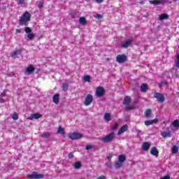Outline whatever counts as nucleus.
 <instances>
[{"label":"nucleus","instance_id":"39","mask_svg":"<svg viewBox=\"0 0 179 179\" xmlns=\"http://www.w3.org/2000/svg\"><path fill=\"white\" fill-rule=\"evenodd\" d=\"M96 19H103V15H101V14H96Z\"/></svg>","mask_w":179,"mask_h":179},{"label":"nucleus","instance_id":"52","mask_svg":"<svg viewBox=\"0 0 179 179\" xmlns=\"http://www.w3.org/2000/svg\"><path fill=\"white\" fill-rule=\"evenodd\" d=\"M174 1H177V0H174Z\"/></svg>","mask_w":179,"mask_h":179},{"label":"nucleus","instance_id":"47","mask_svg":"<svg viewBox=\"0 0 179 179\" xmlns=\"http://www.w3.org/2000/svg\"><path fill=\"white\" fill-rule=\"evenodd\" d=\"M4 101L3 99L0 98V103H4Z\"/></svg>","mask_w":179,"mask_h":179},{"label":"nucleus","instance_id":"7","mask_svg":"<svg viewBox=\"0 0 179 179\" xmlns=\"http://www.w3.org/2000/svg\"><path fill=\"white\" fill-rule=\"evenodd\" d=\"M93 102V96L90 94H88L84 100V106H90Z\"/></svg>","mask_w":179,"mask_h":179},{"label":"nucleus","instance_id":"51","mask_svg":"<svg viewBox=\"0 0 179 179\" xmlns=\"http://www.w3.org/2000/svg\"><path fill=\"white\" fill-rule=\"evenodd\" d=\"M155 99H157V93L155 94Z\"/></svg>","mask_w":179,"mask_h":179},{"label":"nucleus","instance_id":"9","mask_svg":"<svg viewBox=\"0 0 179 179\" xmlns=\"http://www.w3.org/2000/svg\"><path fill=\"white\" fill-rule=\"evenodd\" d=\"M127 59V56L125 55H119L117 56L116 61L120 64H122Z\"/></svg>","mask_w":179,"mask_h":179},{"label":"nucleus","instance_id":"15","mask_svg":"<svg viewBox=\"0 0 179 179\" xmlns=\"http://www.w3.org/2000/svg\"><path fill=\"white\" fill-rule=\"evenodd\" d=\"M159 20H167L169 19H170V15H169L168 14L164 13V14H161L160 15H159Z\"/></svg>","mask_w":179,"mask_h":179},{"label":"nucleus","instance_id":"4","mask_svg":"<svg viewBox=\"0 0 179 179\" xmlns=\"http://www.w3.org/2000/svg\"><path fill=\"white\" fill-rule=\"evenodd\" d=\"M131 103V97L129 96H126L123 101V104L124 106H127L126 108L127 110H134L135 108L134 106H129L128 104H129Z\"/></svg>","mask_w":179,"mask_h":179},{"label":"nucleus","instance_id":"10","mask_svg":"<svg viewBox=\"0 0 179 179\" xmlns=\"http://www.w3.org/2000/svg\"><path fill=\"white\" fill-rule=\"evenodd\" d=\"M20 55H22V50H15L11 53V57L14 59H15V58H19V57H20Z\"/></svg>","mask_w":179,"mask_h":179},{"label":"nucleus","instance_id":"37","mask_svg":"<svg viewBox=\"0 0 179 179\" xmlns=\"http://www.w3.org/2000/svg\"><path fill=\"white\" fill-rule=\"evenodd\" d=\"M63 90H64V91L68 90V84L67 83L63 84Z\"/></svg>","mask_w":179,"mask_h":179},{"label":"nucleus","instance_id":"20","mask_svg":"<svg viewBox=\"0 0 179 179\" xmlns=\"http://www.w3.org/2000/svg\"><path fill=\"white\" fill-rule=\"evenodd\" d=\"M103 118L106 122H108V121H111V114L106 113H105Z\"/></svg>","mask_w":179,"mask_h":179},{"label":"nucleus","instance_id":"19","mask_svg":"<svg viewBox=\"0 0 179 179\" xmlns=\"http://www.w3.org/2000/svg\"><path fill=\"white\" fill-rule=\"evenodd\" d=\"M53 103L58 104L59 103V94H56L53 96Z\"/></svg>","mask_w":179,"mask_h":179},{"label":"nucleus","instance_id":"45","mask_svg":"<svg viewBox=\"0 0 179 179\" xmlns=\"http://www.w3.org/2000/svg\"><path fill=\"white\" fill-rule=\"evenodd\" d=\"M43 3H40L38 5V7L39 8V9H41L43 8Z\"/></svg>","mask_w":179,"mask_h":179},{"label":"nucleus","instance_id":"12","mask_svg":"<svg viewBox=\"0 0 179 179\" xmlns=\"http://www.w3.org/2000/svg\"><path fill=\"white\" fill-rule=\"evenodd\" d=\"M126 131H128V125L124 124L117 131V135H122V134H124Z\"/></svg>","mask_w":179,"mask_h":179},{"label":"nucleus","instance_id":"28","mask_svg":"<svg viewBox=\"0 0 179 179\" xmlns=\"http://www.w3.org/2000/svg\"><path fill=\"white\" fill-rule=\"evenodd\" d=\"M172 125L175 127V128H179V120H176L174 122H172Z\"/></svg>","mask_w":179,"mask_h":179},{"label":"nucleus","instance_id":"48","mask_svg":"<svg viewBox=\"0 0 179 179\" xmlns=\"http://www.w3.org/2000/svg\"><path fill=\"white\" fill-rule=\"evenodd\" d=\"M163 85H166V83H161V84L159 85V87H162V86H163Z\"/></svg>","mask_w":179,"mask_h":179},{"label":"nucleus","instance_id":"40","mask_svg":"<svg viewBox=\"0 0 179 179\" xmlns=\"http://www.w3.org/2000/svg\"><path fill=\"white\" fill-rule=\"evenodd\" d=\"M69 159H73V154L72 152L69 154Z\"/></svg>","mask_w":179,"mask_h":179},{"label":"nucleus","instance_id":"30","mask_svg":"<svg viewBox=\"0 0 179 179\" xmlns=\"http://www.w3.org/2000/svg\"><path fill=\"white\" fill-rule=\"evenodd\" d=\"M167 3V0H157V5H164Z\"/></svg>","mask_w":179,"mask_h":179},{"label":"nucleus","instance_id":"11","mask_svg":"<svg viewBox=\"0 0 179 179\" xmlns=\"http://www.w3.org/2000/svg\"><path fill=\"white\" fill-rule=\"evenodd\" d=\"M157 101L159 103H164L166 101V98L163 94L157 93Z\"/></svg>","mask_w":179,"mask_h":179},{"label":"nucleus","instance_id":"35","mask_svg":"<svg viewBox=\"0 0 179 179\" xmlns=\"http://www.w3.org/2000/svg\"><path fill=\"white\" fill-rule=\"evenodd\" d=\"M117 128H118V123H115L112 127H111V130L114 131L115 129H117Z\"/></svg>","mask_w":179,"mask_h":179},{"label":"nucleus","instance_id":"36","mask_svg":"<svg viewBox=\"0 0 179 179\" xmlns=\"http://www.w3.org/2000/svg\"><path fill=\"white\" fill-rule=\"evenodd\" d=\"M150 3H151V5H157V0H151L150 1Z\"/></svg>","mask_w":179,"mask_h":179},{"label":"nucleus","instance_id":"3","mask_svg":"<svg viewBox=\"0 0 179 179\" xmlns=\"http://www.w3.org/2000/svg\"><path fill=\"white\" fill-rule=\"evenodd\" d=\"M127 160L125 155H122L118 157V160L115 164V169H120L122 167V164H124V162Z\"/></svg>","mask_w":179,"mask_h":179},{"label":"nucleus","instance_id":"32","mask_svg":"<svg viewBox=\"0 0 179 179\" xmlns=\"http://www.w3.org/2000/svg\"><path fill=\"white\" fill-rule=\"evenodd\" d=\"M24 31L27 34H30L31 33V29L30 27H26Z\"/></svg>","mask_w":179,"mask_h":179},{"label":"nucleus","instance_id":"1","mask_svg":"<svg viewBox=\"0 0 179 179\" xmlns=\"http://www.w3.org/2000/svg\"><path fill=\"white\" fill-rule=\"evenodd\" d=\"M30 19H31V15L29 12L26 11L22 14L20 19V26H27V23L30 22Z\"/></svg>","mask_w":179,"mask_h":179},{"label":"nucleus","instance_id":"18","mask_svg":"<svg viewBox=\"0 0 179 179\" xmlns=\"http://www.w3.org/2000/svg\"><path fill=\"white\" fill-rule=\"evenodd\" d=\"M33 72H34V67H33V66H29L26 69V73L27 75H31V73H33Z\"/></svg>","mask_w":179,"mask_h":179},{"label":"nucleus","instance_id":"13","mask_svg":"<svg viewBox=\"0 0 179 179\" xmlns=\"http://www.w3.org/2000/svg\"><path fill=\"white\" fill-rule=\"evenodd\" d=\"M38 120V118H41V114L35 113L32 114L30 117H27V120L31 121L32 120Z\"/></svg>","mask_w":179,"mask_h":179},{"label":"nucleus","instance_id":"50","mask_svg":"<svg viewBox=\"0 0 179 179\" xmlns=\"http://www.w3.org/2000/svg\"><path fill=\"white\" fill-rule=\"evenodd\" d=\"M5 94H6L5 92H2V93H1L2 97H5Z\"/></svg>","mask_w":179,"mask_h":179},{"label":"nucleus","instance_id":"25","mask_svg":"<svg viewBox=\"0 0 179 179\" xmlns=\"http://www.w3.org/2000/svg\"><path fill=\"white\" fill-rule=\"evenodd\" d=\"M172 153L174 155L178 153V146L177 145H173L172 148Z\"/></svg>","mask_w":179,"mask_h":179},{"label":"nucleus","instance_id":"24","mask_svg":"<svg viewBox=\"0 0 179 179\" xmlns=\"http://www.w3.org/2000/svg\"><path fill=\"white\" fill-rule=\"evenodd\" d=\"M141 92H145L146 90H148V84H142L141 86Z\"/></svg>","mask_w":179,"mask_h":179},{"label":"nucleus","instance_id":"2","mask_svg":"<svg viewBox=\"0 0 179 179\" xmlns=\"http://www.w3.org/2000/svg\"><path fill=\"white\" fill-rule=\"evenodd\" d=\"M114 138H115V134H114V132H112L106 135L105 137L101 138V141L104 143H108L110 142H113V141H114Z\"/></svg>","mask_w":179,"mask_h":179},{"label":"nucleus","instance_id":"44","mask_svg":"<svg viewBox=\"0 0 179 179\" xmlns=\"http://www.w3.org/2000/svg\"><path fill=\"white\" fill-rule=\"evenodd\" d=\"M96 179H106V177L104 176H99L98 178Z\"/></svg>","mask_w":179,"mask_h":179},{"label":"nucleus","instance_id":"49","mask_svg":"<svg viewBox=\"0 0 179 179\" xmlns=\"http://www.w3.org/2000/svg\"><path fill=\"white\" fill-rule=\"evenodd\" d=\"M107 159L109 162H111V157H108Z\"/></svg>","mask_w":179,"mask_h":179},{"label":"nucleus","instance_id":"33","mask_svg":"<svg viewBox=\"0 0 179 179\" xmlns=\"http://www.w3.org/2000/svg\"><path fill=\"white\" fill-rule=\"evenodd\" d=\"M83 80L85 82H90V76H85L83 77Z\"/></svg>","mask_w":179,"mask_h":179},{"label":"nucleus","instance_id":"23","mask_svg":"<svg viewBox=\"0 0 179 179\" xmlns=\"http://www.w3.org/2000/svg\"><path fill=\"white\" fill-rule=\"evenodd\" d=\"M79 23L80 24H86L87 23V21L86 20V18H85V17H81L79 19Z\"/></svg>","mask_w":179,"mask_h":179},{"label":"nucleus","instance_id":"5","mask_svg":"<svg viewBox=\"0 0 179 179\" xmlns=\"http://www.w3.org/2000/svg\"><path fill=\"white\" fill-rule=\"evenodd\" d=\"M69 137L70 138V139H72V141H76L78 139H81V138H83V135H82V134L80 133L73 132L69 134Z\"/></svg>","mask_w":179,"mask_h":179},{"label":"nucleus","instance_id":"14","mask_svg":"<svg viewBox=\"0 0 179 179\" xmlns=\"http://www.w3.org/2000/svg\"><path fill=\"white\" fill-rule=\"evenodd\" d=\"M150 148V143L145 142V143H143V145H142L143 150H144L145 152H148Z\"/></svg>","mask_w":179,"mask_h":179},{"label":"nucleus","instance_id":"22","mask_svg":"<svg viewBox=\"0 0 179 179\" xmlns=\"http://www.w3.org/2000/svg\"><path fill=\"white\" fill-rule=\"evenodd\" d=\"M150 154L152 155V156H156V157H157V148H156V147H153L151 149Z\"/></svg>","mask_w":179,"mask_h":179},{"label":"nucleus","instance_id":"42","mask_svg":"<svg viewBox=\"0 0 179 179\" xmlns=\"http://www.w3.org/2000/svg\"><path fill=\"white\" fill-rule=\"evenodd\" d=\"M97 3H103L104 0H95Z\"/></svg>","mask_w":179,"mask_h":179},{"label":"nucleus","instance_id":"17","mask_svg":"<svg viewBox=\"0 0 179 179\" xmlns=\"http://www.w3.org/2000/svg\"><path fill=\"white\" fill-rule=\"evenodd\" d=\"M131 44H132V40L129 39V40H127L126 42H124V43H123L122 44V47L123 48H128V47H129V45H130Z\"/></svg>","mask_w":179,"mask_h":179},{"label":"nucleus","instance_id":"38","mask_svg":"<svg viewBox=\"0 0 179 179\" xmlns=\"http://www.w3.org/2000/svg\"><path fill=\"white\" fill-rule=\"evenodd\" d=\"M43 138H49V136H50V133H48V132L44 133V134H43Z\"/></svg>","mask_w":179,"mask_h":179},{"label":"nucleus","instance_id":"6","mask_svg":"<svg viewBox=\"0 0 179 179\" xmlns=\"http://www.w3.org/2000/svg\"><path fill=\"white\" fill-rule=\"evenodd\" d=\"M27 178H31V179H41V178H44V175L43 174H39L37 172H32L31 174L27 175Z\"/></svg>","mask_w":179,"mask_h":179},{"label":"nucleus","instance_id":"29","mask_svg":"<svg viewBox=\"0 0 179 179\" xmlns=\"http://www.w3.org/2000/svg\"><path fill=\"white\" fill-rule=\"evenodd\" d=\"M27 38H29V40H31V41L34 40V34H33V33L28 34Z\"/></svg>","mask_w":179,"mask_h":179},{"label":"nucleus","instance_id":"16","mask_svg":"<svg viewBox=\"0 0 179 179\" xmlns=\"http://www.w3.org/2000/svg\"><path fill=\"white\" fill-rule=\"evenodd\" d=\"M157 119H154L152 120H146L144 124L147 127H149V125H153V124H157Z\"/></svg>","mask_w":179,"mask_h":179},{"label":"nucleus","instance_id":"46","mask_svg":"<svg viewBox=\"0 0 179 179\" xmlns=\"http://www.w3.org/2000/svg\"><path fill=\"white\" fill-rule=\"evenodd\" d=\"M16 33H22V30L21 29H16Z\"/></svg>","mask_w":179,"mask_h":179},{"label":"nucleus","instance_id":"8","mask_svg":"<svg viewBox=\"0 0 179 179\" xmlns=\"http://www.w3.org/2000/svg\"><path fill=\"white\" fill-rule=\"evenodd\" d=\"M106 94V90L103 87H98L96 90V97H102Z\"/></svg>","mask_w":179,"mask_h":179},{"label":"nucleus","instance_id":"34","mask_svg":"<svg viewBox=\"0 0 179 179\" xmlns=\"http://www.w3.org/2000/svg\"><path fill=\"white\" fill-rule=\"evenodd\" d=\"M12 118H13V120H18L19 115H17V113H14L13 114Z\"/></svg>","mask_w":179,"mask_h":179},{"label":"nucleus","instance_id":"31","mask_svg":"<svg viewBox=\"0 0 179 179\" xmlns=\"http://www.w3.org/2000/svg\"><path fill=\"white\" fill-rule=\"evenodd\" d=\"M81 166L82 165L80 164V162H76L73 164V167H74V169H80Z\"/></svg>","mask_w":179,"mask_h":179},{"label":"nucleus","instance_id":"26","mask_svg":"<svg viewBox=\"0 0 179 179\" xmlns=\"http://www.w3.org/2000/svg\"><path fill=\"white\" fill-rule=\"evenodd\" d=\"M150 114H152V110L150 109H147L145 111V113H144V115L145 117H150Z\"/></svg>","mask_w":179,"mask_h":179},{"label":"nucleus","instance_id":"43","mask_svg":"<svg viewBox=\"0 0 179 179\" xmlns=\"http://www.w3.org/2000/svg\"><path fill=\"white\" fill-rule=\"evenodd\" d=\"M90 149H92V145H87L86 150H90Z\"/></svg>","mask_w":179,"mask_h":179},{"label":"nucleus","instance_id":"41","mask_svg":"<svg viewBox=\"0 0 179 179\" xmlns=\"http://www.w3.org/2000/svg\"><path fill=\"white\" fill-rule=\"evenodd\" d=\"M18 3L19 5H23V3H24V0H19Z\"/></svg>","mask_w":179,"mask_h":179},{"label":"nucleus","instance_id":"27","mask_svg":"<svg viewBox=\"0 0 179 179\" xmlns=\"http://www.w3.org/2000/svg\"><path fill=\"white\" fill-rule=\"evenodd\" d=\"M58 134H61V135H64L65 134V130L64 128L59 127V129L57 130Z\"/></svg>","mask_w":179,"mask_h":179},{"label":"nucleus","instance_id":"21","mask_svg":"<svg viewBox=\"0 0 179 179\" xmlns=\"http://www.w3.org/2000/svg\"><path fill=\"white\" fill-rule=\"evenodd\" d=\"M162 136L164 138H170V136H171V131H164L162 133Z\"/></svg>","mask_w":179,"mask_h":179}]
</instances>
